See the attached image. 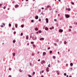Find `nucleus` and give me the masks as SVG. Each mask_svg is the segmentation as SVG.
I'll return each instance as SVG.
<instances>
[{"label":"nucleus","mask_w":77,"mask_h":77,"mask_svg":"<svg viewBox=\"0 0 77 77\" xmlns=\"http://www.w3.org/2000/svg\"><path fill=\"white\" fill-rule=\"evenodd\" d=\"M15 53H13V56H15Z\"/></svg>","instance_id":"obj_34"},{"label":"nucleus","mask_w":77,"mask_h":77,"mask_svg":"<svg viewBox=\"0 0 77 77\" xmlns=\"http://www.w3.org/2000/svg\"><path fill=\"white\" fill-rule=\"evenodd\" d=\"M39 33H41V31L40 30L38 31Z\"/></svg>","instance_id":"obj_28"},{"label":"nucleus","mask_w":77,"mask_h":77,"mask_svg":"<svg viewBox=\"0 0 77 77\" xmlns=\"http://www.w3.org/2000/svg\"><path fill=\"white\" fill-rule=\"evenodd\" d=\"M38 11H39V12H40L41 11V10H39Z\"/></svg>","instance_id":"obj_53"},{"label":"nucleus","mask_w":77,"mask_h":77,"mask_svg":"<svg viewBox=\"0 0 77 77\" xmlns=\"http://www.w3.org/2000/svg\"><path fill=\"white\" fill-rule=\"evenodd\" d=\"M18 5H16L15 6V8H17V7H18Z\"/></svg>","instance_id":"obj_11"},{"label":"nucleus","mask_w":77,"mask_h":77,"mask_svg":"<svg viewBox=\"0 0 77 77\" xmlns=\"http://www.w3.org/2000/svg\"><path fill=\"white\" fill-rule=\"evenodd\" d=\"M30 38H32V36L30 35Z\"/></svg>","instance_id":"obj_37"},{"label":"nucleus","mask_w":77,"mask_h":77,"mask_svg":"<svg viewBox=\"0 0 77 77\" xmlns=\"http://www.w3.org/2000/svg\"><path fill=\"white\" fill-rule=\"evenodd\" d=\"M40 40H44V38H41L40 39Z\"/></svg>","instance_id":"obj_12"},{"label":"nucleus","mask_w":77,"mask_h":77,"mask_svg":"<svg viewBox=\"0 0 77 77\" xmlns=\"http://www.w3.org/2000/svg\"><path fill=\"white\" fill-rule=\"evenodd\" d=\"M37 38L36 37H32V39H33V40H35V39H36Z\"/></svg>","instance_id":"obj_4"},{"label":"nucleus","mask_w":77,"mask_h":77,"mask_svg":"<svg viewBox=\"0 0 77 77\" xmlns=\"http://www.w3.org/2000/svg\"><path fill=\"white\" fill-rule=\"evenodd\" d=\"M45 62V61H44V60H42V62L43 63H44Z\"/></svg>","instance_id":"obj_21"},{"label":"nucleus","mask_w":77,"mask_h":77,"mask_svg":"<svg viewBox=\"0 0 77 77\" xmlns=\"http://www.w3.org/2000/svg\"><path fill=\"white\" fill-rule=\"evenodd\" d=\"M64 75H66V73H64Z\"/></svg>","instance_id":"obj_36"},{"label":"nucleus","mask_w":77,"mask_h":77,"mask_svg":"<svg viewBox=\"0 0 77 77\" xmlns=\"http://www.w3.org/2000/svg\"><path fill=\"white\" fill-rule=\"evenodd\" d=\"M48 67H50V64H49L48 66Z\"/></svg>","instance_id":"obj_24"},{"label":"nucleus","mask_w":77,"mask_h":77,"mask_svg":"<svg viewBox=\"0 0 77 77\" xmlns=\"http://www.w3.org/2000/svg\"><path fill=\"white\" fill-rule=\"evenodd\" d=\"M2 4H0V7L2 6Z\"/></svg>","instance_id":"obj_46"},{"label":"nucleus","mask_w":77,"mask_h":77,"mask_svg":"<svg viewBox=\"0 0 77 77\" xmlns=\"http://www.w3.org/2000/svg\"><path fill=\"white\" fill-rule=\"evenodd\" d=\"M72 5H74V3L73 2H72Z\"/></svg>","instance_id":"obj_43"},{"label":"nucleus","mask_w":77,"mask_h":77,"mask_svg":"<svg viewBox=\"0 0 77 77\" xmlns=\"http://www.w3.org/2000/svg\"><path fill=\"white\" fill-rule=\"evenodd\" d=\"M12 30H15V29L14 28H12Z\"/></svg>","instance_id":"obj_44"},{"label":"nucleus","mask_w":77,"mask_h":77,"mask_svg":"<svg viewBox=\"0 0 77 77\" xmlns=\"http://www.w3.org/2000/svg\"><path fill=\"white\" fill-rule=\"evenodd\" d=\"M45 54H46V53L44 52L43 53V55L44 56V55H45Z\"/></svg>","instance_id":"obj_9"},{"label":"nucleus","mask_w":77,"mask_h":77,"mask_svg":"<svg viewBox=\"0 0 77 77\" xmlns=\"http://www.w3.org/2000/svg\"><path fill=\"white\" fill-rule=\"evenodd\" d=\"M9 26H11V23H9Z\"/></svg>","instance_id":"obj_25"},{"label":"nucleus","mask_w":77,"mask_h":77,"mask_svg":"<svg viewBox=\"0 0 77 77\" xmlns=\"http://www.w3.org/2000/svg\"><path fill=\"white\" fill-rule=\"evenodd\" d=\"M45 30H48V28L47 27H46L45 28Z\"/></svg>","instance_id":"obj_10"},{"label":"nucleus","mask_w":77,"mask_h":77,"mask_svg":"<svg viewBox=\"0 0 77 77\" xmlns=\"http://www.w3.org/2000/svg\"><path fill=\"white\" fill-rule=\"evenodd\" d=\"M58 63H59L60 62V61H59V60H58Z\"/></svg>","instance_id":"obj_51"},{"label":"nucleus","mask_w":77,"mask_h":77,"mask_svg":"<svg viewBox=\"0 0 77 77\" xmlns=\"http://www.w3.org/2000/svg\"><path fill=\"white\" fill-rule=\"evenodd\" d=\"M57 75H59L60 73L59 72H58V71H57Z\"/></svg>","instance_id":"obj_15"},{"label":"nucleus","mask_w":77,"mask_h":77,"mask_svg":"<svg viewBox=\"0 0 77 77\" xmlns=\"http://www.w3.org/2000/svg\"><path fill=\"white\" fill-rule=\"evenodd\" d=\"M28 76L29 77H32V76H31V75H28Z\"/></svg>","instance_id":"obj_32"},{"label":"nucleus","mask_w":77,"mask_h":77,"mask_svg":"<svg viewBox=\"0 0 77 77\" xmlns=\"http://www.w3.org/2000/svg\"><path fill=\"white\" fill-rule=\"evenodd\" d=\"M29 39V37H28V36H26V39Z\"/></svg>","instance_id":"obj_18"},{"label":"nucleus","mask_w":77,"mask_h":77,"mask_svg":"<svg viewBox=\"0 0 77 77\" xmlns=\"http://www.w3.org/2000/svg\"><path fill=\"white\" fill-rule=\"evenodd\" d=\"M35 19H36V20H37V19H38V16H37L35 17Z\"/></svg>","instance_id":"obj_7"},{"label":"nucleus","mask_w":77,"mask_h":77,"mask_svg":"<svg viewBox=\"0 0 77 77\" xmlns=\"http://www.w3.org/2000/svg\"><path fill=\"white\" fill-rule=\"evenodd\" d=\"M14 34H16V32L15 31L14 32Z\"/></svg>","instance_id":"obj_33"},{"label":"nucleus","mask_w":77,"mask_h":77,"mask_svg":"<svg viewBox=\"0 0 77 77\" xmlns=\"http://www.w3.org/2000/svg\"><path fill=\"white\" fill-rule=\"evenodd\" d=\"M42 9H44V8H42Z\"/></svg>","instance_id":"obj_54"},{"label":"nucleus","mask_w":77,"mask_h":77,"mask_svg":"<svg viewBox=\"0 0 77 77\" xmlns=\"http://www.w3.org/2000/svg\"><path fill=\"white\" fill-rule=\"evenodd\" d=\"M52 29H54V27L52 26Z\"/></svg>","instance_id":"obj_56"},{"label":"nucleus","mask_w":77,"mask_h":77,"mask_svg":"<svg viewBox=\"0 0 77 77\" xmlns=\"http://www.w3.org/2000/svg\"><path fill=\"white\" fill-rule=\"evenodd\" d=\"M50 5H47V8H50Z\"/></svg>","instance_id":"obj_17"},{"label":"nucleus","mask_w":77,"mask_h":77,"mask_svg":"<svg viewBox=\"0 0 77 77\" xmlns=\"http://www.w3.org/2000/svg\"><path fill=\"white\" fill-rule=\"evenodd\" d=\"M59 32H63V30L62 29H60L59 31Z\"/></svg>","instance_id":"obj_5"},{"label":"nucleus","mask_w":77,"mask_h":77,"mask_svg":"<svg viewBox=\"0 0 77 77\" xmlns=\"http://www.w3.org/2000/svg\"><path fill=\"white\" fill-rule=\"evenodd\" d=\"M3 9H6V7H4L3 8Z\"/></svg>","instance_id":"obj_39"},{"label":"nucleus","mask_w":77,"mask_h":77,"mask_svg":"<svg viewBox=\"0 0 77 77\" xmlns=\"http://www.w3.org/2000/svg\"><path fill=\"white\" fill-rule=\"evenodd\" d=\"M27 45H29V44L27 43Z\"/></svg>","instance_id":"obj_58"},{"label":"nucleus","mask_w":77,"mask_h":77,"mask_svg":"<svg viewBox=\"0 0 77 77\" xmlns=\"http://www.w3.org/2000/svg\"><path fill=\"white\" fill-rule=\"evenodd\" d=\"M9 70H10V71H11V68H9Z\"/></svg>","instance_id":"obj_42"},{"label":"nucleus","mask_w":77,"mask_h":77,"mask_svg":"<svg viewBox=\"0 0 77 77\" xmlns=\"http://www.w3.org/2000/svg\"><path fill=\"white\" fill-rule=\"evenodd\" d=\"M21 27L23 28V27H24V25H21Z\"/></svg>","instance_id":"obj_23"},{"label":"nucleus","mask_w":77,"mask_h":77,"mask_svg":"<svg viewBox=\"0 0 77 77\" xmlns=\"http://www.w3.org/2000/svg\"><path fill=\"white\" fill-rule=\"evenodd\" d=\"M50 53H52V51H50Z\"/></svg>","instance_id":"obj_27"},{"label":"nucleus","mask_w":77,"mask_h":77,"mask_svg":"<svg viewBox=\"0 0 77 77\" xmlns=\"http://www.w3.org/2000/svg\"><path fill=\"white\" fill-rule=\"evenodd\" d=\"M19 71H20V72H22V71H21V69L19 70Z\"/></svg>","instance_id":"obj_35"},{"label":"nucleus","mask_w":77,"mask_h":77,"mask_svg":"<svg viewBox=\"0 0 77 77\" xmlns=\"http://www.w3.org/2000/svg\"><path fill=\"white\" fill-rule=\"evenodd\" d=\"M39 21H41V19H39Z\"/></svg>","instance_id":"obj_57"},{"label":"nucleus","mask_w":77,"mask_h":77,"mask_svg":"<svg viewBox=\"0 0 77 77\" xmlns=\"http://www.w3.org/2000/svg\"><path fill=\"white\" fill-rule=\"evenodd\" d=\"M48 50H50V47L48 48Z\"/></svg>","instance_id":"obj_41"},{"label":"nucleus","mask_w":77,"mask_h":77,"mask_svg":"<svg viewBox=\"0 0 77 77\" xmlns=\"http://www.w3.org/2000/svg\"><path fill=\"white\" fill-rule=\"evenodd\" d=\"M66 77H68V75H67Z\"/></svg>","instance_id":"obj_62"},{"label":"nucleus","mask_w":77,"mask_h":77,"mask_svg":"<svg viewBox=\"0 0 77 77\" xmlns=\"http://www.w3.org/2000/svg\"><path fill=\"white\" fill-rule=\"evenodd\" d=\"M15 27H16V28H17V24H16L15 25Z\"/></svg>","instance_id":"obj_16"},{"label":"nucleus","mask_w":77,"mask_h":77,"mask_svg":"<svg viewBox=\"0 0 77 77\" xmlns=\"http://www.w3.org/2000/svg\"><path fill=\"white\" fill-rule=\"evenodd\" d=\"M54 21H56L57 20H56V19H55V20H54Z\"/></svg>","instance_id":"obj_52"},{"label":"nucleus","mask_w":77,"mask_h":77,"mask_svg":"<svg viewBox=\"0 0 77 77\" xmlns=\"http://www.w3.org/2000/svg\"><path fill=\"white\" fill-rule=\"evenodd\" d=\"M35 74V72H33L32 74H33V75H34Z\"/></svg>","instance_id":"obj_22"},{"label":"nucleus","mask_w":77,"mask_h":77,"mask_svg":"<svg viewBox=\"0 0 77 77\" xmlns=\"http://www.w3.org/2000/svg\"><path fill=\"white\" fill-rule=\"evenodd\" d=\"M66 10H68V11H71V9H70V8H67L66 9Z\"/></svg>","instance_id":"obj_8"},{"label":"nucleus","mask_w":77,"mask_h":77,"mask_svg":"<svg viewBox=\"0 0 77 77\" xmlns=\"http://www.w3.org/2000/svg\"><path fill=\"white\" fill-rule=\"evenodd\" d=\"M42 73H43V72H44V71L42 70Z\"/></svg>","instance_id":"obj_48"},{"label":"nucleus","mask_w":77,"mask_h":77,"mask_svg":"<svg viewBox=\"0 0 77 77\" xmlns=\"http://www.w3.org/2000/svg\"><path fill=\"white\" fill-rule=\"evenodd\" d=\"M31 22H32V23H33V20H31Z\"/></svg>","instance_id":"obj_38"},{"label":"nucleus","mask_w":77,"mask_h":77,"mask_svg":"<svg viewBox=\"0 0 77 77\" xmlns=\"http://www.w3.org/2000/svg\"><path fill=\"white\" fill-rule=\"evenodd\" d=\"M35 30L36 31H37L38 30V29L37 28H36L35 29Z\"/></svg>","instance_id":"obj_13"},{"label":"nucleus","mask_w":77,"mask_h":77,"mask_svg":"<svg viewBox=\"0 0 77 77\" xmlns=\"http://www.w3.org/2000/svg\"><path fill=\"white\" fill-rule=\"evenodd\" d=\"M33 47H35V45H33Z\"/></svg>","instance_id":"obj_40"},{"label":"nucleus","mask_w":77,"mask_h":77,"mask_svg":"<svg viewBox=\"0 0 77 77\" xmlns=\"http://www.w3.org/2000/svg\"><path fill=\"white\" fill-rule=\"evenodd\" d=\"M41 77H44V76L42 75V76H41Z\"/></svg>","instance_id":"obj_61"},{"label":"nucleus","mask_w":77,"mask_h":77,"mask_svg":"<svg viewBox=\"0 0 77 77\" xmlns=\"http://www.w3.org/2000/svg\"><path fill=\"white\" fill-rule=\"evenodd\" d=\"M9 77H11V75H9Z\"/></svg>","instance_id":"obj_60"},{"label":"nucleus","mask_w":77,"mask_h":77,"mask_svg":"<svg viewBox=\"0 0 77 77\" xmlns=\"http://www.w3.org/2000/svg\"><path fill=\"white\" fill-rule=\"evenodd\" d=\"M58 16H60V14H58Z\"/></svg>","instance_id":"obj_59"},{"label":"nucleus","mask_w":77,"mask_h":77,"mask_svg":"<svg viewBox=\"0 0 77 77\" xmlns=\"http://www.w3.org/2000/svg\"><path fill=\"white\" fill-rule=\"evenodd\" d=\"M54 45L55 46H56V45H57V44L56 43H54Z\"/></svg>","instance_id":"obj_31"},{"label":"nucleus","mask_w":77,"mask_h":77,"mask_svg":"<svg viewBox=\"0 0 77 77\" xmlns=\"http://www.w3.org/2000/svg\"><path fill=\"white\" fill-rule=\"evenodd\" d=\"M69 77H72V76H70Z\"/></svg>","instance_id":"obj_64"},{"label":"nucleus","mask_w":77,"mask_h":77,"mask_svg":"<svg viewBox=\"0 0 77 77\" xmlns=\"http://www.w3.org/2000/svg\"><path fill=\"white\" fill-rule=\"evenodd\" d=\"M58 1H59V2H60V0H58Z\"/></svg>","instance_id":"obj_63"},{"label":"nucleus","mask_w":77,"mask_h":77,"mask_svg":"<svg viewBox=\"0 0 77 77\" xmlns=\"http://www.w3.org/2000/svg\"><path fill=\"white\" fill-rule=\"evenodd\" d=\"M31 44H34V42H31Z\"/></svg>","instance_id":"obj_29"},{"label":"nucleus","mask_w":77,"mask_h":77,"mask_svg":"<svg viewBox=\"0 0 77 77\" xmlns=\"http://www.w3.org/2000/svg\"><path fill=\"white\" fill-rule=\"evenodd\" d=\"M23 33H21L20 34L21 36H23Z\"/></svg>","instance_id":"obj_19"},{"label":"nucleus","mask_w":77,"mask_h":77,"mask_svg":"<svg viewBox=\"0 0 77 77\" xmlns=\"http://www.w3.org/2000/svg\"><path fill=\"white\" fill-rule=\"evenodd\" d=\"M48 69H49V68H48V67H47L46 68V71L47 72H48V71H49V70H48Z\"/></svg>","instance_id":"obj_6"},{"label":"nucleus","mask_w":77,"mask_h":77,"mask_svg":"<svg viewBox=\"0 0 77 77\" xmlns=\"http://www.w3.org/2000/svg\"><path fill=\"white\" fill-rule=\"evenodd\" d=\"M65 16H66V18H69V15H68L66 14Z\"/></svg>","instance_id":"obj_2"},{"label":"nucleus","mask_w":77,"mask_h":77,"mask_svg":"<svg viewBox=\"0 0 77 77\" xmlns=\"http://www.w3.org/2000/svg\"><path fill=\"white\" fill-rule=\"evenodd\" d=\"M16 41L15 40H13V43H15V42Z\"/></svg>","instance_id":"obj_20"},{"label":"nucleus","mask_w":77,"mask_h":77,"mask_svg":"<svg viewBox=\"0 0 77 77\" xmlns=\"http://www.w3.org/2000/svg\"><path fill=\"white\" fill-rule=\"evenodd\" d=\"M5 26V24L3 23L2 24V25H1V27H4V26Z\"/></svg>","instance_id":"obj_1"},{"label":"nucleus","mask_w":77,"mask_h":77,"mask_svg":"<svg viewBox=\"0 0 77 77\" xmlns=\"http://www.w3.org/2000/svg\"><path fill=\"white\" fill-rule=\"evenodd\" d=\"M46 23H48V18H46Z\"/></svg>","instance_id":"obj_3"},{"label":"nucleus","mask_w":77,"mask_h":77,"mask_svg":"<svg viewBox=\"0 0 77 77\" xmlns=\"http://www.w3.org/2000/svg\"><path fill=\"white\" fill-rule=\"evenodd\" d=\"M53 58H54V59H55L56 58V57L54 56L53 57Z\"/></svg>","instance_id":"obj_26"},{"label":"nucleus","mask_w":77,"mask_h":77,"mask_svg":"<svg viewBox=\"0 0 77 77\" xmlns=\"http://www.w3.org/2000/svg\"><path fill=\"white\" fill-rule=\"evenodd\" d=\"M32 56H34V54L33 53L32 54Z\"/></svg>","instance_id":"obj_47"},{"label":"nucleus","mask_w":77,"mask_h":77,"mask_svg":"<svg viewBox=\"0 0 77 77\" xmlns=\"http://www.w3.org/2000/svg\"><path fill=\"white\" fill-rule=\"evenodd\" d=\"M38 62H39L40 61V59H39V60H38Z\"/></svg>","instance_id":"obj_49"},{"label":"nucleus","mask_w":77,"mask_h":77,"mask_svg":"<svg viewBox=\"0 0 77 77\" xmlns=\"http://www.w3.org/2000/svg\"><path fill=\"white\" fill-rule=\"evenodd\" d=\"M64 43L65 44H66V41L64 42Z\"/></svg>","instance_id":"obj_30"},{"label":"nucleus","mask_w":77,"mask_h":77,"mask_svg":"<svg viewBox=\"0 0 77 77\" xmlns=\"http://www.w3.org/2000/svg\"><path fill=\"white\" fill-rule=\"evenodd\" d=\"M70 65L71 66H72V65H73V63H70Z\"/></svg>","instance_id":"obj_14"},{"label":"nucleus","mask_w":77,"mask_h":77,"mask_svg":"<svg viewBox=\"0 0 77 77\" xmlns=\"http://www.w3.org/2000/svg\"><path fill=\"white\" fill-rule=\"evenodd\" d=\"M50 30H52V28H50Z\"/></svg>","instance_id":"obj_55"},{"label":"nucleus","mask_w":77,"mask_h":77,"mask_svg":"<svg viewBox=\"0 0 77 77\" xmlns=\"http://www.w3.org/2000/svg\"><path fill=\"white\" fill-rule=\"evenodd\" d=\"M41 64L42 65V64H43V62H41Z\"/></svg>","instance_id":"obj_50"},{"label":"nucleus","mask_w":77,"mask_h":77,"mask_svg":"<svg viewBox=\"0 0 77 77\" xmlns=\"http://www.w3.org/2000/svg\"><path fill=\"white\" fill-rule=\"evenodd\" d=\"M69 32H70V31H71V29H69Z\"/></svg>","instance_id":"obj_45"}]
</instances>
